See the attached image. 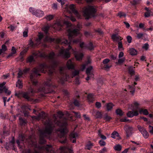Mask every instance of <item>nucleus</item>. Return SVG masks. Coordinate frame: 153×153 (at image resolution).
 <instances>
[{
	"mask_svg": "<svg viewBox=\"0 0 153 153\" xmlns=\"http://www.w3.org/2000/svg\"><path fill=\"white\" fill-rule=\"evenodd\" d=\"M68 33V37L69 41L67 40H65L64 41L61 42L62 44H69L68 48L66 49H61L59 51V55L64 58L68 59L70 56V53L69 50L71 48L70 44L72 42L74 43H77L79 42V39H73V38L76 36L79 33V30L77 29H74L72 30L69 29L67 30Z\"/></svg>",
	"mask_w": 153,
	"mask_h": 153,
	"instance_id": "nucleus-1",
	"label": "nucleus"
},
{
	"mask_svg": "<svg viewBox=\"0 0 153 153\" xmlns=\"http://www.w3.org/2000/svg\"><path fill=\"white\" fill-rule=\"evenodd\" d=\"M44 124L45 126L44 128L39 131V143L41 144H45L46 141L44 137L49 138L53 132L54 126L53 123L52 121L49 118L44 122Z\"/></svg>",
	"mask_w": 153,
	"mask_h": 153,
	"instance_id": "nucleus-2",
	"label": "nucleus"
},
{
	"mask_svg": "<svg viewBox=\"0 0 153 153\" xmlns=\"http://www.w3.org/2000/svg\"><path fill=\"white\" fill-rule=\"evenodd\" d=\"M40 91H42L45 94L48 93V92L46 91L44 87L42 88L40 87L37 90H34L33 89L30 88L28 89L27 92H19L17 94H16L15 95L19 98H21L22 97L28 101H31L33 100L31 97L34 96L35 93Z\"/></svg>",
	"mask_w": 153,
	"mask_h": 153,
	"instance_id": "nucleus-3",
	"label": "nucleus"
},
{
	"mask_svg": "<svg viewBox=\"0 0 153 153\" xmlns=\"http://www.w3.org/2000/svg\"><path fill=\"white\" fill-rule=\"evenodd\" d=\"M48 67L44 63L40 64L39 67H36L33 69L32 73L30 75V79L33 85H36L38 82L36 79L37 76H40V74L39 73L40 71L42 73H45L44 69H46Z\"/></svg>",
	"mask_w": 153,
	"mask_h": 153,
	"instance_id": "nucleus-4",
	"label": "nucleus"
},
{
	"mask_svg": "<svg viewBox=\"0 0 153 153\" xmlns=\"http://www.w3.org/2000/svg\"><path fill=\"white\" fill-rule=\"evenodd\" d=\"M84 16L87 19L94 17L97 11L96 7L93 6L88 5L83 9Z\"/></svg>",
	"mask_w": 153,
	"mask_h": 153,
	"instance_id": "nucleus-5",
	"label": "nucleus"
},
{
	"mask_svg": "<svg viewBox=\"0 0 153 153\" xmlns=\"http://www.w3.org/2000/svg\"><path fill=\"white\" fill-rule=\"evenodd\" d=\"M57 117L59 118L60 120L59 121L57 120V118L56 117L55 115L54 114L53 115V117H54V120L53 122L52 120L50 118H48L45 121L48 120V119L49 118L51 119L53 123L54 126L55 125L53 124L54 123L56 125H57L59 126L63 127L65 126L67 124V123L66 121L65 120V121H63L62 122L61 121V120L62 119V117L64 115V114L62 112L60 111H58L57 112Z\"/></svg>",
	"mask_w": 153,
	"mask_h": 153,
	"instance_id": "nucleus-6",
	"label": "nucleus"
},
{
	"mask_svg": "<svg viewBox=\"0 0 153 153\" xmlns=\"http://www.w3.org/2000/svg\"><path fill=\"white\" fill-rule=\"evenodd\" d=\"M33 54L37 57L48 58L50 59H53L55 55V53L53 52L50 53L48 55H46L44 53L42 52L39 51L35 52Z\"/></svg>",
	"mask_w": 153,
	"mask_h": 153,
	"instance_id": "nucleus-7",
	"label": "nucleus"
},
{
	"mask_svg": "<svg viewBox=\"0 0 153 153\" xmlns=\"http://www.w3.org/2000/svg\"><path fill=\"white\" fill-rule=\"evenodd\" d=\"M92 69L93 67L92 66H90L86 70V73L87 75V76L86 78V80L87 81L89 80L90 79L94 77V74L93 72H91Z\"/></svg>",
	"mask_w": 153,
	"mask_h": 153,
	"instance_id": "nucleus-8",
	"label": "nucleus"
},
{
	"mask_svg": "<svg viewBox=\"0 0 153 153\" xmlns=\"http://www.w3.org/2000/svg\"><path fill=\"white\" fill-rule=\"evenodd\" d=\"M63 24L66 25L67 27L70 26L71 25V24L68 21H64ZM63 25V24L62 21L61 22L60 21H57L54 24V26L55 27L58 26L59 28V30H60L61 27H62Z\"/></svg>",
	"mask_w": 153,
	"mask_h": 153,
	"instance_id": "nucleus-9",
	"label": "nucleus"
},
{
	"mask_svg": "<svg viewBox=\"0 0 153 153\" xmlns=\"http://www.w3.org/2000/svg\"><path fill=\"white\" fill-rule=\"evenodd\" d=\"M124 129L126 132L127 137L128 138L132 135L133 130L132 127L129 126H124Z\"/></svg>",
	"mask_w": 153,
	"mask_h": 153,
	"instance_id": "nucleus-10",
	"label": "nucleus"
},
{
	"mask_svg": "<svg viewBox=\"0 0 153 153\" xmlns=\"http://www.w3.org/2000/svg\"><path fill=\"white\" fill-rule=\"evenodd\" d=\"M6 83V82H4L0 84V93H2L4 92L7 95H9L10 92L8 90V88H6L5 86H4Z\"/></svg>",
	"mask_w": 153,
	"mask_h": 153,
	"instance_id": "nucleus-11",
	"label": "nucleus"
},
{
	"mask_svg": "<svg viewBox=\"0 0 153 153\" xmlns=\"http://www.w3.org/2000/svg\"><path fill=\"white\" fill-rule=\"evenodd\" d=\"M44 42H54L56 43H59L61 42V40L59 38L55 39V38H52L48 36H46L44 40Z\"/></svg>",
	"mask_w": 153,
	"mask_h": 153,
	"instance_id": "nucleus-12",
	"label": "nucleus"
},
{
	"mask_svg": "<svg viewBox=\"0 0 153 153\" xmlns=\"http://www.w3.org/2000/svg\"><path fill=\"white\" fill-rule=\"evenodd\" d=\"M75 6L73 4H71L69 6V8L71 10L73 13L78 18L80 17V15L78 12L75 9Z\"/></svg>",
	"mask_w": 153,
	"mask_h": 153,
	"instance_id": "nucleus-13",
	"label": "nucleus"
},
{
	"mask_svg": "<svg viewBox=\"0 0 153 153\" xmlns=\"http://www.w3.org/2000/svg\"><path fill=\"white\" fill-rule=\"evenodd\" d=\"M57 62L56 61H54L53 62L51 67H49L48 68V74H51L55 70L54 68L57 66Z\"/></svg>",
	"mask_w": 153,
	"mask_h": 153,
	"instance_id": "nucleus-14",
	"label": "nucleus"
},
{
	"mask_svg": "<svg viewBox=\"0 0 153 153\" xmlns=\"http://www.w3.org/2000/svg\"><path fill=\"white\" fill-rule=\"evenodd\" d=\"M139 113L137 111H129L126 114L127 116L129 117H132L134 116H137Z\"/></svg>",
	"mask_w": 153,
	"mask_h": 153,
	"instance_id": "nucleus-15",
	"label": "nucleus"
},
{
	"mask_svg": "<svg viewBox=\"0 0 153 153\" xmlns=\"http://www.w3.org/2000/svg\"><path fill=\"white\" fill-rule=\"evenodd\" d=\"M111 38L113 41L117 42L119 40H121L123 39V38L121 37L116 34H113L111 36Z\"/></svg>",
	"mask_w": 153,
	"mask_h": 153,
	"instance_id": "nucleus-16",
	"label": "nucleus"
},
{
	"mask_svg": "<svg viewBox=\"0 0 153 153\" xmlns=\"http://www.w3.org/2000/svg\"><path fill=\"white\" fill-rule=\"evenodd\" d=\"M38 38L36 39V41L38 44L41 43V40L44 37L43 34L41 32H39L38 35Z\"/></svg>",
	"mask_w": 153,
	"mask_h": 153,
	"instance_id": "nucleus-17",
	"label": "nucleus"
},
{
	"mask_svg": "<svg viewBox=\"0 0 153 153\" xmlns=\"http://www.w3.org/2000/svg\"><path fill=\"white\" fill-rule=\"evenodd\" d=\"M67 66L69 69H74V66L71 60H69L67 63Z\"/></svg>",
	"mask_w": 153,
	"mask_h": 153,
	"instance_id": "nucleus-18",
	"label": "nucleus"
},
{
	"mask_svg": "<svg viewBox=\"0 0 153 153\" xmlns=\"http://www.w3.org/2000/svg\"><path fill=\"white\" fill-rule=\"evenodd\" d=\"M74 55L76 60L78 61L82 60L83 56V54L81 53H75Z\"/></svg>",
	"mask_w": 153,
	"mask_h": 153,
	"instance_id": "nucleus-19",
	"label": "nucleus"
},
{
	"mask_svg": "<svg viewBox=\"0 0 153 153\" xmlns=\"http://www.w3.org/2000/svg\"><path fill=\"white\" fill-rule=\"evenodd\" d=\"M7 50V48L5 44L1 46V48L0 49V55L1 54H5V52Z\"/></svg>",
	"mask_w": 153,
	"mask_h": 153,
	"instance_id": "nucleus-20",
	"label": "nucleus"
},
{
	"mask_svg": "<svg viewBox=\"0 0 153 153\" xmlns=\"http://www.w3.org/2000/svg\"><path fill=\"white\" fill-rule=\"evenodd\" d=\"M47 114L44 111H42L40 113H39L38 116V117L39 119H45L47 117Z\"/></svg>",
	"mask_w": 153,
	"mask_h": 153,
	"instance_id": "nucleus-21",
	"label": "nucleus"
},
{
	"mask_svg": "<svg viewBox=\"0 0 153 153\" xmlns=\"http://www.w3.org/2000/svg\"><path fill=\"white\" fill-rule=\"evenodd\" d=\"M44 13L43 11L40 10H37L35 11L34 15L38 17L42 16L44 15Z\"/></svg>",
	"mask_w": 153,
	"mask_h": 153,
	"instance_id": "nucleus-22",
	"label": "nucleus"
},
{
	"mask_svg": "<svg viewBox=\"0 0 153 153\" xmlns=\"http://www.w3.org/2000/svg\"><path fill=\"white\" fill-rule=\"evenodd\" d=\"M114 105L111 102H109L106 104L107 110L108 111H111Z\"/></svg>",
	"mask_w": 153,
	"mask_h": 153,
	"instance_id": "nucleus-23",
	"label": "nucleus"
},
{
	"mask_svg": "<svg viewBox=\"0 0 153 153\" xmlns=\"http://www.w3.org/2000/svg\"><path fill=\"white\" fill-rule=\"evenodd\" d=\"M139 105V103L137 101H134L132 104H131V106L134 109H137Z\"/></svg>",
	"mask_w": 153,
	"mask_h": 153,
	"instance_id": "nucleus-24",
	"label": "nucleus"
},
{
	"mask_svg": "<svg viewBox=\"0 0 153 153\" xmlns=\"http://www.w3.org/2000/svg\"><path fill=\"white\" fill-rule=\"evenodd\" d=\"M134 68L135 67L133 68L132 66H130L128 68L129 73L131 76L135 74V72L134 69Z\"/></svg>",
	"mask_w": 153,
	"mask_h": 153,
	"instance_id": "nucleus-25",
	"label": "nucleus"
},
{
	"mask_svg": "<svg viewBox=\"0 0 153 153\" xmlns=\"http://www.w3.org/2000/svg\"><path fill=\"white\" fill-rule=\"evenodd\" d=\"M115 112L117 115H119L120 116H123L124 114V112L120 108L116 109Z\"/></svg>",
	"mask_w": 153,
	"mask_h": 153,
	"instance_id": "nucleus-26",
	"label": "nucleus"
},
{
	"mask_svg": "<svg viewBox=\"0 0 153 153\" xmlns=\"http://www.w3.org/2000/svg\"><path fill=\"white\" fill-rule=\"evenodd\" d=\"M65 129L64 128H59L57 129V131H59L61 134V136L60 137H63L65 134Z\"/></svg>",
	"mask_w": 153,
	"mask_h": 153,
	"instance_id": "nucleus-27",
	"label": "nucleus"
},
{
	"mask_svg": "<svg viewBox=\"0 0 153 153\" xmlns=\"http://www.w3.org/2000/svg\"><path fill=\"white\" fill-rule=\"evenodd\" d=\"M39 45V44H38L37 42H36V44H34L31 39H30L29 41V46H30L31 47H35Z\"/></svg>",
	"mask_w": 153,
	"mask_h": 153,
	"instance_id": "nucleus-28",
	"label": "nucleus"
},
{
	"mask_svg": "<svg viewBox=\"0 0 153 153\" xmlns=\"http://www.w3.org/2000/svg\"><path fill=\"white\" fill-rule=\"evenodd\" d=\"M139 112L140 114L143 113L145 115H147L149 114L148 112L146 109H140L139 110Z\"/></svg>",
	"mask_w": 153,
	"mask_h": 153,
	"instance_id": "nucleus-29",
	"label": "nucleus"
},
{
	"mask_svg": "<svg viewBox=\"0 0 153 153\" xmlns=\"http://www.w3.org/2000/svg\"><path fill=\"white\" fill-rule=\"evenodd\" d=\"M122 146L120 144H117L114 147V149L116 151H120L122 149Z\"/></svg>",
	"mask_w": 153,
	"mask_h": 153,
	"instance_id": "nucleus-30",
	"label": "nucleus"
},
{
	"mask_svg": "<svg viewBox=\"0 0 153 153\" xmlns=\"http://www.w3.org/2000/svg\"><path fill=\"white\" fill-rule=\"evenodd\" d=\"M129 52V53L131 55H134L137 54V51L133 48L130 49Z\"/></svg>",
	"mask_w": 153,
	"mask_h": 153,
	"instance_id": "nucleus-31",
	"label": "nucleus"
},
{
	"mask_svg": "<svg viewBox=\"0 0 153 153\" xmlns=\"http://www.w3.org/2000/svg\"><path fill=\"white\" fill-rule=\"evenodd\" d=\"M93 95L92 94H90L88 95L87 98L89 101L90 102H92L94 100L93 97Z\"/></svg>",
	"mask_w": 153,
	"mask_h": 153,
	"instance_id": "nucleus-32",
	"label": "nucleus"
},
{
	"mask_svg": "<svg viewBox=\"0 0 153 153\" xmlns=\"http://www.w3.org/2000/svg\"><path fill=\"white\" fill-rule=\"evenodd\" d=\"M52 146L50 145H47L45 146H43L42 147V149H45L47 152H48L51 150Z\"/></svg>",
	"mask_w": 153,
	"mask_h": 153,
	"instance_id": "nucleus-33",
	"label": "nucleus"
},
{
	"mask_svg": "<svg viewBox=\"0 0 153 153\" xmlns=\"http://www.w3.org/2000/svg\"><path fill=\"white\" fill-rule=\"evenodd\" d=\"M22 84V81L18 79L16 83V86L19 88H22L23 86Z\"/></svg>",
	"mask_w": 153,
	"mask_h": 153,
	"instance_id": "nucleus-34",
	"label": "nucleus"
},
{
	"mask_svg": "<svg viewBox=\"0 0 153 153\" xmlns=\"http://www.w3.org/2000/svg\"><path fill=\"white\" fill-rule=\"evenodd\" d=\"M93 146V143L91 142L90 141L89 142V143L86 145L85 146V149L88 150H90Z\"/></svg>",
	"mask_w": 153,
	"mask_h": 153,
	"instance_id": "nucleus-35",
	"label": "nucleus"
},
{
	"mask_svg": "<svg viewBox=\"0 0 153 153\" xmlns=\"http://www.w3.org/2000/svg\"><path fill=\"white\" fill-rule=\"evenodd\" d=\"M111 137L115 139L117 137H118L119 136L118 133L116 131H114L111 134Z\"/></svg>",
	"mask_w": 153,
	"mask_h": 153,
	"instance_id": "nucleus-36",
	"label": "nucleus"
},
{
	"mask_svg": "<svg viewBox=\"0 0 153 153\" xmlns=\"http://www.w3.org/2000/svg\"><path fill=\"white\" fill-rule=\"evenodd\" d=\"M20 123L21 125H25L27 123V121L26 120L23 119L22 117H20L19 118Z\"/></svg>",
	"mask_w": 153,
	"mask_h": 153,
	"instance_id": "nucleus-37",
	"label": "nucleus"
},
{
	"mask_svg": "<svg viewBox=\"0 0 153 153\" xmlns=\"http://www.w3.org/2000/svg\"><path fill=\"white\" fill-rule=\"evenodd\" d=\"M16 49L14 47H12L11 50V53H10V56H13L16 54Z\"/></svg>",
	"mask_w": 153,
	"mask_h": 153,
	"instance_id": "nucleus-38",
	"label": "nucleus"
},
{
	"mask_svg": "<svg viewBox=\"0 0 153 153\" xmlns=\"http://www.w3.org/2000/svg\"><path fill=\"white\" fill-rule=\"evenodd\" d=\"M143 136L145 138H147L149 136V134L147 131L145 130L142 133Z\"/></svg>",
	"mask_w": 153,
	"mask_h": 153,
	"instance_id": "nucleus-39",
	"label": "nucleus"
},
{
	"mask_svg": "<svg viewBox=\"0 0 153 153\" xmlns=\"http://www.w3.org/2000/svg\"><path fill=\"white\" fill-rule=\"evenodd\" d=\"M65 17H66L65 19L67 20L70 19L72 22H75L76 21V19L75 17L73 16H71L70 17H69L68 16H65Z\"/></svg>",
	"mask_w": 153,
	"mask_h": 153,
	"instance_id": "nucleus-40",
	"label": "nucleus"
},
{
	"mask_svg": "<svg viewBox=\"0 0 153 153\" xmlns=\"http://www.w3.org/2000/svg\"><path fill=\"white\" fill-rule=\"evenodd\" d=\"M104 118L106 121H109L112 118L108 116L107 114H105Z\"/></svg>",
	"mask_w": 153,
	"mask_h": 153,
	"instance_id": "nucleus-41",
	"label": "nucleus"
},
{
	"mask_svg": "<svg viewBox=\"0 0 153 153\" xmlns=\"http://www.w3.org/2000/svg\"><path fill=\"white\" fill-rule=\"evenodd\" d=\"M49 29V26H47L44 27L43 28H42V30L45 32V33H47L48 32Z\"/></svg>",
	"mask_w": 153,
	"mask_h": 153,
	"instance_id": "nucleus-42",
	"label": "nucleus"
},
{
	"mask_svg": "<svg viewBox=\"0 0 153 153\" xmlns=\"http://www.w3.org/2000/svg\"><path fill=\"white\" fill-rule=\"evenodd\" d=\"M8 114H7V115H4L3 113H1L0 115V117L2 119H8V116H7Z\"/></svg>",
	"mask_w": 153,
	"mask_h": 153,
	"instance_id": "nucleus-43",
	"label": "nucleus"
},
{
	"mask_svg": "<svg viewBox=\"0 0 153 153\" xmlns=\"http://www.w3.org/2000/svg\"><path fill=\"white\" fill-rule=\"evenodd\" d=\"M117 15L121 18L122 17H126V14L124 13L120 12L118 13Z\"/></svg>",
	"mask_w": 153,
	"mask_h": 153,
	"instance_id": "nucleus-44",
	"label": "nucleus"
},
{
	"mask_svg": "<svg viewBox=\"0 0 153 153\" xmlns=\"http://www.w3.org/2000/svg\"><path fill=\"white\" fill-rule=\"evenodd\" d=\"M79 71L75 70L72 73V77L73 78V77L75 76H77L79 74Z\"/></svg>",
	"mask_w": 153,
	"mask_h": 153,
	"instance_id": "nucleus-45",
	"label": "nucleus"
},
{
	"mask_svg": "<svg viewBox=\"0 0 153 153\" xmlns=\"http://www.w3.org/2000/svg\"><path fill=\"white\" fill-rule=\"evenodd\" d=\"M137 128L141 133L145 130V129L143 127L140 125L137 126Z\"/></svg>",
	"mask_w": 153,
	"mask_h": 153,
	"instance_id": "nucleus-46",
	"label": "nucleus"
},
{
	"mask_svg": "<svg viewBox=\"0 0 153 153\" xmlns=\"http://www.w3.org/2000/svg\"><path fill=\"white\" fill-rule=\"evenodd\" d=\"M88 48L89 50H92L94 49V47L93 46V45L92 42H90L89 43V45L88 47Z\"/></svg>",
	"mask_w": 153,
	"mask_h": 153,
	"instance_id": "nucleus-47",
	"label": "nucleus"
},
{
	"mask_svg": "<svg viewBox=\"0 0 153 153\" xmlns=\"http://www.w3.org/2000/svg\"><path fill=\"white\" fill-rule=\"evenodd\" d=\"M53 17L54 16L53 15H49L46 16V18L47 20L50 21L53 19Z\"/></svg>",
	"mask_w": 153,
	"mask_h": 153,
	"instance_id": "nucleus-48",
	"label": "nucleus"
},
{
	"mask_svg": "<svg viewBox=\"0 0 153 153\" xmlns=\"http://www.w3.org/2000/svg\"><path fill=\"white\" fill-rule=\"evenodd\" d=\"M137 37L138 39H140L142 38L143 36V34L142 33H136Z\"/></svg>",
	"mask_w": 153,
	"mask_h": 153,
	"instance_id": "nucleus-49",
	"label": "nucleus"
},
{
	"mask_svg": "<svg viewBox=\"0 0 153 153\" xmlns=\"http://www.w3.org/2000/svg\"><path fill=\"white\" fill-rule=\"evenodd\" d=\"M95 117L96 118H101L102 117V114L101 113L99 112H97L96 114Z\"/></svg>",
	"mask_w": 153,
	"mask_h": 153,
	"instance_id": "nucleus-50",
	"label": "nucleus"
},
{
	"mask_svg": "<svg viewBox=\"0 0 153 153\" xmlns=\"http://www.w3.org/2000/svg\"><path fill=\"white\" fill-rule=\"evenodd\" d=\"M77 135L76 133H72L70 135V137L71 139L72 138L75 139L76 138V137L77 136Z\"/></svg>",
	"mask_w": 153,
	"mask_h": 153,
	"instance_id": "nucleus-51",
	"label": "nucleus"
},
{
	"mask_svg": "<svg viewBox=\"0 0 153 153\" xmlns=\"http://www.w3.org/2000/svg\"><path fill=\"white\" fill-rule=\"evenodd\" d=\"M24 74L23 73V71L21 70H20L18 74V78H20L22 77V76L23 74Z\"/></svg>",
	"mask_w": 153,
	"mask_h": 153,
	"instance_id": "nucleus-52",
	"label": "nucleus"
},
{
	"mask_svg": "<svg viewBox=\"0 0 153 153\" xmlns=\"http://www.w3.org/2000/svg\"><path fill=\"white\" fill-rule=\"evenodd\" d=\"M149 48V45L147 43L144 44V45L142 47V48L145 49L146 50H148Z\"/></svg>",
	"mask_w": 153,
	"mask_h": 153,
	"instance_id": "nucleus-53",
	"label": "nucleus"
},
{
	"mask_svg": "<svg viewBox=\"0 0 153 153\" xmlns=\"http://www.w3.org/2000/svg\"><path fill=\"white\" fill-rule=\"evenodd\" d=\"M118 48L119 50H120V49L123 48V45L122 42L121 41L118 42Z\"/></svg>",
	"mask_w": 153,
	"mask_h": 153,
	"instance_id": "nucleus-54",
	"label": "nucleus"
},
{
	"mask_svg": "<svg viewBox=\"0 0 153 153\" xmlns=\"http://www.w3.org/2000/svg\"><path fill=\"white\" fill-rule=\"evenodd\" d=\"M33 60V56H30L28 57L27 59V62H32Z\"/></svg>",
	"mask_w": 153,
	"mask_h": 153,
	"instance_id": "nucleus-55",
	"label": "nucleus"
},
{
	"mask_svg": "<svg viewBox=\"0 0 153 153\" xmlns=\"http://www.w3.org/2000/svg\"><path fill=\"white\" fill-rule=\"evenodd\" d=\"M73 113H74L76 115V117L77 118H80L81 117V115L79 113L76 112L74 111L72 112Z\"/></svg>",
	"mask_w": 153,
	"mask_h": 153,
	"instance_id": "nucleus-56",
	"label": "nucleus"
},
{
	"mask_svg": "<svg viewBox=\"0 0 153 153\" xmlns=\"http://www.w3.org/2000/svg\"><path fill=\"white\" fill-rule=\"evenodd\" d=\"M99 143L101 146H104L106 144L105 142L102 140H100L99 141Z\"/></svg>",
	"mask_w": 153,
	"mask_h": 153,
	"instance_id": "nucleus-57",
	"label": "nucleus"
},
{
	"mask_svg": "<svg viewBox=\"0 0 153 153\" xmlns=\"http://www.w3.org/2000/svg\"><path fill=\"white\" fill-rule=\"evenodd\" d=\"M149 132L151 134H153V126L150 125L149 126Z\"/></svg>",
	"mask_w": 153,
	"mask_h": 153,
	"instance_id": "nucleus-58",
	"label": "nucleus"
},
{
	"mask_svg": "<svg viewBox=\"0 0 153 153\" xmlns=\"http://www.w3.org/2000/svg\"><path fill=\"white\" fill-rule=\"evenodd\" d=\"M63 92L65 96H66L67 97H68L69 93L67 90H64L63 91Z\"/></svg>",
	"mask_w": 153,
	"mask_h": 153,
	"instance_id": "nucleus-59",
	"label": "nucleus"
},
{
	"mask_svg": "<svg viewBox=\"0 0 153 153\" xmlns=\"http://www.w3.org/2000/svg\"><path fill=\"white\" fill-rule=\"evenodd\" d=\"M120 122H130L129 120L128 119H127L126 118L120 119Z\"/></svg>",
	"mask_w": 153,
	"mask_h": 153,
	"instance_id": "nucleus-60",
	"label": "nucleus"
},
{
	"mask_svg": "<svg viewBox=\"0 0 153 153\" xmlns=\"http://www.w3.org/2000/svg\"><path fill=\"white\" fill-rule=\"evenodd\" d=\"M129 86V88L131 89V90L130 91V92L131 94H132V95H133L135 92V88H131L130 86Z\"/></svg>",
	"mask_w": 153,
	"mask_h": 153,
	"instance_id": "nucleus-61",
	"label": "nucleus"
},
{
	"mask_svg": "<svg viewBox=\"0 0 153 153\" xmlns=\"http://www.w3.org/2000/svg\"><path fill=\"white\" fill-rule=\"evenodd\" d=\"M74 103L76 106H79V102L76 100H74Z\"/></svg>",
	"mask_w": 153,
	"mask_h": 153,
	"instance_id": "nucleus-62",
	"label": "nucleus"
},
{
	"mask_svg": "<svg viewBox=\"0 0 153 153\" xmlns=\"http://www.w3.org/2000/svg\"><path fill=\"white\" fill-rule=\"evenodd\" d=\"M127 41L128 43H130L131 42L132 38L130 36H128L127 37Z\"/></svg>",
	"mask_w": 153,
	"mask_h": 153,
	"instance_id": "nucleus-63",
	"label": "nucleus"
},
{
	"mask_svg": "<svg viewBox=\"0 0 153 153\" xmlns=\"http://www.w3.org/2000/svg\"><path fill=\"white\" fill-rule=\"evenodd\" d=\"M151 12H147L145 13L144 16L146 17H148L150 16Z\"/></svg>",
	"mask_w": 153,
	"mask_h": 153,
	"instance_id": "nucleus-64",
	"label": "nucleus"
}]
</instances>
